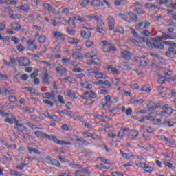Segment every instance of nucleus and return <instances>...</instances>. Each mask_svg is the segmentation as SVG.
I'll return each instance as SVG.
<instances>
[{"mask_svg": "<svg viewBox=\"0 0 176 176\" xmlns=\"http://www.w3.org/2000/svg\"><path fill=\"white\" fill-rule=\"evenodd\" d=\"M95 78L96 79H107V75L106 74H104L103 73H101V72H97L96 74H95Z\"/></svg>", "mask_w": 176, "mask_h": 176, "instance_id": "obj_29", "label": "nucleus"}, {"mask_svg": "<svg viewBox=\"0 0 176 176\" xmlns=\"http://www.w3.org/2000/svg\"><path fill=\"white\" fill-rule=\"evenodd\" d=\"M43 74L41 76L42 82L43 85H45V86H49L50 82V79L52 78V76L49 75V73H47V68L43 67Z\"/></svg>", "mask_w": 176, "mask_h": 176, "instance_id": "obj_3", "label": "nucleus"}, {"mask_svg": "<svg viewBox=\"0 0 176 176\" xmlns=\"http://www.w3.org/2000/svg\"><path fill=\"white\" fill-rule=\"evenodd\" d=\"M47 163L48 164H52V166H56V167H61V164H60L56 160L52 158H47Z\"/></svg>", "mask_w": 176, "mask_h": 176, "instance_id": "obj_11", "label": "nucleus"}, {"mask_svg": "<svg viewBox=\"0 0 176 176\" xmlns=\"http://www.w3.org/2000/svg\"><path fill=\"white\" fill-rule=\"evenodd\" d=\"M140 164L146 173H152L153 171V167L146 164V163L141 162Z\"/></svg>", "mask_w": 176, "mask_h": 176, "instance_id": "obj_10", "label": "nucleus"}, {"mask_svg": "<svg viewBox=\"0 0 176 176\" xmlns=\"http://www.w3.org/2000/svg\"><path fill=\"white\" fill-rule=\"evenodd\" d=\"M45 9H47L50 13H56V8L52 7L50 4L45 3L43 4Z\"/></svg>", "mask_w": 176, "mask_h": 176, "instance_id": "obj_21", "label": "nucleus"}, {"mask_svg": "<svg viewBox=\"0 0 176 176\" xmlns=\"http://www.w3.org/2000/svg\"><path fill=\"white\" fill-rule=\"evenodd\" d=\"M6 146H7L8 149H10V151H14L15 149H17V146L16 144L12 145L7 144H6Z\"/></svg>", "mask_w": 176, "mask_h": 176, "instance_id": "obj_47", "label": "nucleus"}, {"mask_svg": "<svg viewBox=\"0 0 176 176\" xmlns=\"http://www.w3.org/2000/svg\"><path fill=\"white\" fill-rule=\"evenodd\" d=\"M120 155H122V157L124 159H127V160H130V157H129V153H125L122 150H120Z\"/></svg>", "mask_w": 176, "mask_h": 176, "instance_id": "obj_53", "label": "nucleus"}, {"mask_svg": "<svg viewBox=\"0 0 176 176\" xmlns=\"http://www.w3.org/2000/svg\"><path fill=\"white\" fill-rule=\"evenodd\" d=\"M130 131V129L129 128H125L124 129H121L118 133V138H120L122 140L124 135H126V132Z\"/></svg>", "mask_w": 176, "mask_h": 176, "instance_id": "obj_15", "label": "nucleus"}, {"mask_svg": "<svg viewBox=\"0 0 176 176\" xmlns=\"http://www.w3.org/2000/svg\"><path fill=\"white\" fill-rule=\"evenodd\" d=\"M85 43V46L87 47H91V46H93L94 45V42H93L91 41H87Z\"/></svg>", "mask_w": 176, "mask_h": 176, "instance_id": "obj_61", "label": "nucleus"}, {"mask_svg": "<svg viewBox=\"0 0 176 176\" xmlns=\"http://www.w3.org/2000/svg\"><path fill=\"white\" fill-rule=\"evenodd\" d=\"M14 129L16 130H18L19 131H25V133H30V129H28V128H27L26 126H24V124H23L19 120L15 121Z\"/></svg>", "mask_w": 176, "mask_h": 176, "instance_id": "obj_5", "label": "nucleus"}, {"mask_svg": "<svg viewBox=\"0 0 176 176\" xmlns=\"http://www.w3.org/2000/svg\"><path fill=\"white\" fill-rule=\"evenodd\" d=\"M67 41L69 43H72V45H78L79 43V39L75 38H69Z\"/></svg>", "mask_w": 176, "mask_h": 176, "instance_id": "obj_32", "label": "nucleus"}, {"mask_svg": "<svg viewBox=\"0 0 176 176\" xmlns=\"http://www.w3.org/2000/svg\"><path fill=\"white\" fill-rule=\"evenodd\" d=\"M8 100L10 102H16V101H17V98H16V96H12L8 98Z\"/></svg>", "mask_w": 176, "mask_h": 176, "instance_id": "obj_63", "label": "nucleus"}, {"mask_svg": "<svg viewBox=\"0 0 176 176\" xmlns=\"http://www.w3.org/2000/svg\"><path fill=\"white\" fill-rule=\"evenodd\" d=\"M37 40L39 43H45V42H46V36L45 35H43L40 36Z\"/></svg>", "mask_w": 176, "mask_h": 176, "instance_id": "obj_54", "label": "nucleus"}, {"mask_svg": "<svg viewBox=\"0 0 176 176\" xmlns=\"http://www.w3.org/2000/svg\"><path fill=\"white\" fill-rule=\"evenodd\" d=\"M162 39H163V38L160 36H157L156 37L151 38V41H153V42H155L153 43H157L158 45H162V43H157V42H162Z\"/></svg>", "mask_w": 176, "mask_h": 176, "instance_id": "obj_33", "label": "nucleus"}, {"mask_svg": "<svg viewBox=\"0 0 176 176\" xmlns=\"http://www.w3.org/2000/svg\"><path fill=\"white\" fill-rule=\"evenodd\" d=\"M97 54V52H88L85 54V57L87 58H93V57H96Z\"/></svg>", "mask_w": 176, "mask_h": 176, "instance_id": "obj_37", "label": "nucleus"}, {"mask_svg": "<svg viewBox=\"0 0 176 176\" xmlns=\"http://www.w3.org/2000/svg\"><path fill=\"white\" fill-rule=\"evenodd\" d=\"M171 113H173V108L168 107V104H165L162 107V116H164V115H171Z\"/></svg>", "mask_w": 176, "mask_h": 176, "instance_id": "obj_6", "label": "nucleus"}, {"mask_svg": "<svg viewBox=\"0 0 176 176\" xmlns=\"http://www.w3.org/2000/svg\"><path fill=\"white\" fill-rule=\"evenodd\" d=\"M80 35L82 38H84L85 39H89L90 36H91V32H86L85 30H82Z\"/></svg>", "mask_w": 176, "mask_h": 176, "instance_id": "obj_20", "label": "nucleus"}, {"mask_svg": "<svg viewBox=\"0 0 176 176\" xmlns=\"http://www.w3.org/2000/svg\"><path fill=\"white\" fill-rule=\"evenodd\" d=\"M142 7H138L135 10H136V13H138V14H145V13H146V12L145 10H142Z\"/></svg>", "mask_w": 176, "mask_h": 176, "instance_id": "obj_49", "label": "nucleus"}, {"mask_svg": "<svg viewBox=\"0 0 176 176\" xmlns=\"http://www.w3.org/2000/svg\"><path fill=\"white\" fill-rule=\"evenodd\" d=\"M91 6H95L96 8H99V6H102V0H91L89 1Z\"/></svg>", "mask_w": 176, "mask_h": 176, "instance_id": "obj_13", "label": "nucleus"}, {"mask_svg": "<svg viewBox=\"0 0 176 176\" xmlns=\"http://www.w3.org/2000/svg\"><path fill=\"white\" fill-rule=\"evenodd\" d=\"M162 43H164V45H168V46H173L176 48V43H174L171 41H163Z\"/></svg>", "mask_w": 176, "mask_h": 176, "instance_id": "obj_41", "label": "nucleus"}, {"mask_svg": "<svg viewBox=\"0 0 176 176\" xmlns=\"http://www.w3.org/2000/svg\"><path fill=\"white\" fill-rule=\"evenodd\" d=\"M107 69L108 71H111V72H113V74L118 75L119 74V70L118 69H116V67L112 66V65H109L107 67Z\"/></svg>", "mask_w": 176, "mask_h": 176, "instance_id": "obj_27", "label": "nucleus"}, {"mask_svg": "<svg viewBox=\"0 0 176 176\" xmlns=\"http://www.w3.org/2000/svg\"><path fill=\"white\" fill-rule=\"evenodd\" d=\"M56 71L58 72V74H59V75H65L68 70L65 67H56Z\"/></svg>", "mask_w": 176, "mask_h": 176, "instance_id": "obj_19", "label": "nucleus"}, {"mask_svg": "<svg viewBox=\"0 0 176 176\" xmlns=\"http://www.w3.org/2000/svg\"><path fill=\"white\" fill-rule=\"evenodd\" d=\"M34 43H35V39H34V38H30V39L28 41L27 44H28V46H29V49L31 47V46H32V45H34Z\"/></svg>", "mask_w": 176, "mask_h": 176, "instance_id": "obj_56", "label": "nucleus"}, {"mask_svg": "<svg viewBox=\"0 0 176 176\" xmlns=\"http://www.w3.org/2000/svg\"><path fill=\"white\" fill-rule=\"evenodd\" d=\"M0 115L3 116V118H7L5 119V122L10 124H13L14 120H16V118L13 117L12 115L5 113L2 110H0Z\"/></svg>", "mask_w": 176, "mask_h": 176, "instance_id": "obj_4", "label": "nucleus"}, {"mask_svg": "<svg viewBox=\"0 0 176 176\" xmlns=\"http://www.w3.org/2000/svg\"><path fill=\"white\" fill-rule=\"evenodd\" d=\"M26 126L32 130H41L42 129V125H35L32 122H26Z\"/></svg>", "mask_w": 176, "mask_h": 176, "instance_id": "obj_16", "label": "nucleus"}, {"mask_svg": "<svg viewBox=\"0 0 176 176\" xmlns=\"http://www.w3.org/2000/svg\"><path fill=\"white\" fill-rule=\"evenodd\" d=\"M174 50H175V49L173 47H170L168 49V51L166 52V56L167 57H171V53H174Z\"/></svg>", "mask_w": 176, "mask_h": 176, "instance_id": "obj_39", "label": "nucleus"}, {"mask_svg": "<svg viewBox=\"0 0 176 176\" xmlns=\"http://www.w3.org/2000/svg\"><path fill=\"white\" fill-rule=\"evenodd\" d=\"M89 74H97L98 72V68L94 67L89 69H88Z\"/></svg>", "mask_w": 176, "mask_h": 176, "instance_id": "obj_51", "label": "nucleus"}, {"mask_svg": "<svg viewBox=\"0 0 176 176\" xmlns=\"http://www.w3.org/2000/svg\"><path fill=\"white\" fill-rule=\"evenodd\" d=\"M173 74H174V72L173 70H170L168 69H165L164 70V74L165 75V76H171Z\"/></svg>", "mask_w": 176, "mask_h": 176, "instance_id": "obj_40", "label": "nucleus"}, {"mask_svg": "<svg viewBox=\"0 0 176 176\" xmlns=\"http://www.w3.org/2000/svg\"><path fill=\"white\" fill-rule=\"evenodd\" d=\"M23 112H26L27 113H33V112H34V108H32L31 107H28V106H25L23 108Z\"/></svg>", "mask_w": 176, "mask_h": 176, "instance_id": "obj_28", "label": "nucleus"}, {"mask_svg": "<svg viewBox=\"0 0 176 176\" xmlns=\"http://www.w3.org/2000/svg\"><path fill=\"white\" fill-rule=\"evenodd\" d=\"M74 19L76 20V21H79L80 23H85V21H86V19L80 16V15L74 16Z\"/></svg>", "mask_w": 176, "mask_h": 176, "instance_id": "obj_35", "label": "nucleus"}, {"mask_svg": "<svg viewBox=\"0 0 176 176\" xmlns=\"http://www.w3.org/2000/svg\"><path fill=\"white\" fill-rule=\"evenodd\" d=\"M58 113H59V115H62V113L63 115H65V116H71L72 112L69 111H67V110H63V111H58Z\"/></svg>", "mask_w": 176, "mask_h": 176, "instance_id": "obj_45", "label": "nucleus"}, {"mask_svg": "<svg viewBox=\"0 0 176 176\" xmlns=\"http://www.w3.org/2000/svg\"><path fill=\"white\" fill-rule=\"evenodd\" d=\"M97 97V94L93 91V90H90L89 91L85 92L84 96H80L82 100H87L88 98H96Z\"/></svg>", "mask_w": 176, "mask_h": 176, "instance_id": "obj_8", "label": "nucleus"}, {"mask_svg": "<svg viewBox=\"0 0 176 176\" xmlns=\"http://www.w3.org/2000/svg\"><path fill=\"white\" fill-rule=\"evenodd\" d=\"M69 167L72 168H78V170H80L82 168V166L78 164L72 163L69 164Z\"/></svg>", "mask_w": 176, "mask_h": 176, "instance_id": "obj_46", "label": "nucleus"}, {"mask_svg": "<svg viewBox=\"0 0 176 176\" xmlns=\"http://www.w3.org/2000/svg\"><path fill=\"white\" fill-rule=\"evenodd\" d=\"M28 151H29V153H36L37 155H41V151H39V150L36 149V148H33L31 147H28Z\"/></svg>", "mask_w": 176, "mask_h": 176, "instance_id": "obj_36", "label": "nucleus"}, {"mask_svg": "<svg viewBox=\"0 0 176 176\" xmlns=\"http://www.w3.org/2000/svg\"><path fill=\"white\" fill-rule=\"evenodd\" d=\"M82 86L85 89H88L89 90H90L91 89H93V85H92V84H90V83L82 82Z\"/></svg>", "mask_w": 176, "mask_h": 176, "instance_id": "obj_42", "label": "nucleus"}, {"mask_svg": "<svg viewBox=\"0 0 176 176\" xmlns=\"http://www.w3.org/2000/svg\"><path fill=\"white\" fill-rule=\"evenodd\" d=\"M84 174H89V170L87 168H80V170H77L76 172L75 176H83Z\"/></svg>", "mask_w": 176, "mask_h": 176, "instance_id": "obj_17", "label": "nucleus"}, {"mask_svg": "<svg viewBox=\"0 0 176 176\" xmlns=\"http://www.w3.org/2000/svg\"><path fill=\"white\" fill-rule=\"evenodd\" d=\"M148 65L146 60H141L140 61L139 68H145Z\"/></svg>", "mask_w": 176, "mask_h": 176, "instance_id": "obj_43", "label": "nucleus"}, {"mask_svg": "<svg viewBox=\"0 0 176 176\" xmlns=\"http://www.w3.org/2000/svg\"><path fill=\"white\" fill-rule=\"evenodd\" d=\"M138 134H140L138 131H131L129 132L128 137L131 140H134V138H137V137H138Z\"/></svg>", "mask_w": 176, "mask_h": 176, "instance_id": "obj_22", "label": "nucleus"}, {"mask_svg": "<svg viewBox=\"0 0 176 176\" xmlns=\"http://www.w3.org/2000/svg\"><path fill=\"white\" fill-rule=\"evenodd\" d=\"M11 27L15 31H19V30L21 29V25L17 23H11Z\"/></svg>", "mask_w": 176, "mask_h": 176, "instance_id": "obj_30", "label": "nucleus"}, {"mask_svg": "<svg viewBox=\"0 0 176 176\" xmlns=\"http://www.w3.org/2000/svg\"><path fill=\"white\" fill-rule=\"evenodd\" d=\"M122 57L125 58V60H130L131 58V54L130 53V51L125 50L122 52Z\"/></svg>", "mask_w": 176, "mask_h": 176, "instance_id": "obj_25", "label": "nucleus"}, {"mask_svg": "<svg viewBox=\"0 0 176 176\" xmlns=\"http://www.w3.org/2000/svg\"><path fill=\"white\" fill-rule=\"evenodd\" d=\"M11 41L12 42H14V43H15V45H19V43H20V38L16 37V36H13L11 38Z\"/></svg>", "mask_w": 176, "mask_h": 176, "instance_id": "obj_55", "label": "nucleus"}, {"mask_svg": "<svg viewBox=\"0 0 176 176\" xmlns=\"http://www.w3.org/2000/svg\"><path fill=\"white\" fill-rule=\"evenodd\" d=\"M162 105L160 104H155V103H149L148 104V108L150 111H153V109H156V108H160Z\"/></svg>", "mask_w": 176, "mask_h": 176, "instance_id": "obj_26", "label": "nucleus"}, {"mask_svg": "<svg viewBox=\"0 0 176 176\" xmlns=\"http://www.w3.org/2000/svg\"><path fill=\"white\" fill-rule=\"evenodd\" d=\"M42 97L43 98H46V99H50V98H54V96L53 95H52L50 92H46L42 94Z\"/></svg>", "mask_w": 176, "mask_h": 176, "instance_id": "obj_38", "label": "nucleus"}, {"mask_svg": "<svg viewBox=\"0 0 176 176\" xmlns=\"http://www.w3.org/2000/svg\"><path fill=\"white\" fill-rule=\"evenodd\" d=\"M16 60L20 67H27L30 64V60L25 57H18L16 58Z\"/></svg>", "mask_w": 176, "mask_h": 176, "instance_id": "obj_7", "label": "nucleus"}, {"mask_svg": "<svg viewBox=\"0 0 176 176\" xmlns=\"http://www.w3.org/2000/svg\"><path fill=\"white\" fill-rule=\"evenodd\" d=\"M3 96H9V94H14V90H8L6 88H1Z\"/></svg>", "mask_w": 176, "mask_h": 176, "instance_id": "obj_24", "label": "nucleus"}, {"mask_svg": "<svg viewBox=\"0 0 176 176\" xmlns=\"http://www.w3.org/2000/svg\"><path fill=\"white\" fill-rule=\"evenodd\" d=\"M90 3V0H83L81 3H80V6H82V8H86V6H87V5H89Z\"/></svg>", "mask_w": 176, "mask_h": 176, "instance_id": "obj_52", "label": "nucleus"}, {"mask_svg": "<svg viewBox=\"0 0 176 176\" xmlns=\"http://www.w3.org/2000/svg\"><path fill=\"white\" fill-rule=\"evenodd\" d=\"M107 23L109 31H112L115 28V24H116V22L115 21V18L111 16H108Z\"/></svg>", "mask_w": 176, "mask_h": 176, "instance_id": "obj_9", "label": "nucleus"}, {"mask_svg": "<svg viewBox=\"0 0 176 176\" xmlns=\"http://www.w3.org/2000/svg\"><path fill=\"white\" fill-rule=\"evenodd\" d=\"M45 133L39 131H36L34 132V135L37 137V138H45Z\"/></svg>", "mask_w": 176, "mask_h": 176, "instance_id": "obj_34", "label": "nucleus"}, {"mask_svg": "<svg viewBox=\"0 0 176 176\" xmlns=\"http://www.w3.org/2000/svg\"><path fill=\"white\" fill-rule=\"evenodd\" d=\"M82 28H85V30H91L92 31L94 30L91 25H89L88 23L82 25Z\"/></svg>", "mask_w": 176, "mask_h": 176, "instance_id": "obj_57", "label": "nucleus"}, {"mask_svg": "<svg viewBox=\"0 0 176 176\" xmlns=\"http://www.w3.org/2000/svg\"><path fill=\"white\" fill-rule=\"evenodd\" d=\"M119 17L122 20H124V21H131V20H133L134 21H138V18L137 17V15L134 14L133 12L130 11L125 14L120 13L118 14Z\"/></svg>", "mask_w": 176, "mask_h": 176, "instance_id": "obj_2", "label": "nucleus"}, {"mask_svg": "<svg viewBox=\"0 0 176 176\" xmlns=\"http://www.w3.org/2000/svg\"><path fill=\"white\" fill-rule=\"evenodd\" d=\"M164 3L166 8H170L173 6V0H164Z\"/></svg>", "mask_w": 176, "mask_h": 176, "instance_id": "obj_48", "label": "nucleus"}, {"mask_svg": "<svg viewBox=\"0 0 176 176\" xmlns=\"http://www.w3.org/2000/svg\"><path fill=\"white\" fill-rule=\"evenodd\" d=\"M166 80L168 82H175V80H176V76H173V78L168 77V78H166Z\"/></svg>", "mask_w": 176, "mask_h": 176, "instance_id": "obj_64", "label": "nucleus"}, {"mask_svg": "<svg viewBox=\"0 0 176 176\" xmlns=\"http://www.w3.org/2000/svg\"><path fill=\"white\" fill-rule=\"evenodd\" d=\"M54 39H60V41H65L66 39L65 34L60 32H54Z\"/></svg>", "mask_w": 176, "mask_h": 176, "instance_id": "obj_12", "label": "nucleus"}, {"mask_svg": "<svg viewBox=\"0 0 176 176\" xmlns=\"http://www.w3.org/2000/svg\"><path fill=\"white\" fill-rule=\"evenodd\" d=\"M93 116H94V118H96V119H98V120H104V116L102 115H100L97 113H94Z\"/></svg>", "mask_w": 176, "mask_h": 176, "instance_id": "obj_50", "label": "nucleus"}, {"mask_svg": "<svg viewBox=\"0 0 176 176\" xmlns=\"http://www.w3.org/2000/svg\"><path fill=\"white\" fill-rule=\"evenodd\" d=\"M145 8H146L147 9H153V10H155V9H157V6L149 3L145 4Z\"/></svg>", "mask_w": 176, "mask_h": 176, "instance_id": "obj_44", "label": "nucleus"}, {"mask_svg": "<svg viewBox=\"0 0 176 176\" xmlns=\"http://www.w3.org/2000/svg\"><path fill=\"white\" fill-rule=\"evenodd\" d=\"M66 96H67V97H69L70 98H74L75 100H76V94H75V91L69 89H66Z\"/></svg>", "mask_w": 176, "mask_h": 176, "instance_id": "obj_18", "label": "nucleus"}, {"mask_svg": "<svg viewBox=\"0 0 176 176\" xmlns=\"http://www.w3.org/2000/svg\"><path fill=\"white\" fill-rule=\"evenodd\" d=\"M162 39H175V38L167 34L164 33L162 35Z\"/></svg>", "mask_w": 176, "mask_h": 176, "instance_id": "obj_60", "label": "nucleus"}, {"mask_svg": "<svg viewBox=\"0 0 176 176\" xmlns=\"http://www.w3.org/2000/svg\"><path fill=\"white\" fill-rule=\"evenodd\" d=\"M142 35H143V36H151V33L149 32V30H144L142 32Z\"/></svg>", "mask_w": 176, "mask_h": 176, "instance_id": "obj_58", "label": "nucleus"}, {"mask_svg": "<svg viewBox=\"0 0 176 176\" xmlns=\"http://www.w3.org/2000/svg\"><path fill=\"white\" fill-rule=\"evenodd\" d=\"M140 91H145V93H151V89L149 87H143L140 89Z\"/></svg>", "mask_w": 176, "mask_h": 176, "instance_id": "obj_62", "label": "nucleus"}, {"mask_svg": "<svg viewBox=\"0 0 176 176\" xmlns=\"http://www.w3.org/2000/svg\"><path fill=\"white\" fill-rule=\"evenodd\" d=\"M115 50H116V48L115 47V44L113 43L108 44V45L103 49V51L106 53L108 52H115Z\"/></svg>", "mask_w": 176, "mask_h": 176, "instance_id": "obj_14", "label": "nucleus"}, {"mask_svg": "<svg viewBox=\"0 0 176 176\" xmlns=\"http://www.w3.org/2000/svg\"><path fill=\"white\" fill-rule=\"evenodd\" d=\"M129 41L136 46L141 47V45H140V43L138 42V41L135 40V38H130Z\"/></svg>", "mask_w": 176, "mask_h": 176, "instance_id": "obj_59", "label": "nucleus"}, {"mask_svg": "<svg viewBox=\"0 0 176 176\" xmlns=\"http://www.w3.org/2000/svg\"><path fill=\"white\" fill-rule=\"evenodd\" d=\"M138 42L140 43V46L142 45V43H146L147 46H149L152 49H164V45L163 44L152 43L151 41L145 40L144 37H140Z\"/></svg>", "mask_w": 176, "mask_h": 176, "instance_id": "obj_1", "label": "nucleus"}, {"mask_svg": "<svg viewBox=\"0 0 176 176\" xmlns=\"http://www.w3.org/2000/svg\"><path fill=\"white\" fill-rule=\"evenodd\" d=\"M142 130H144L146 133H148L149 134L154 133L155 129L151 127V126H146L145 125H142L141 126Z\"/></svg>", "mask_w": 176, "mask_h": 176, "instance_id": "obj_23", "label": "nucleus"}, {"mask_svg": "<svg viewBox=\"0 0 176 176\" xmlns=\"http://www.w3.org/2000/svg\"><path fill=\"white\" fill-rule=\"evenodd\" d=\"M31 6L29 4L22 5L19 9L20 10H23V12H29Z\"/></svg>", "mask_w": 176, "mask_h": 176, "instance_id": "obj_31", "label": "nucleus"}]
</instances>
